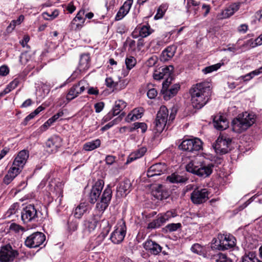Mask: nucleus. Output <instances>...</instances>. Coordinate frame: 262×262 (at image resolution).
<instances>
[{
  "label": "nucleus",
  "instance_id": "obj_26",
  "mask_svg": "<svg viewBox=\"0 0 262 262\" xmlns=\"http://www.w3.org/2000/svg\"><path fill=\"white\" fill-rule=\"evenodd\" d=\"M180 89L179 84H174L170 88L166 89H162L161 93L163 95V98L165 100H168L171 98L174 97L178 92Z\"/></svg>",
  "mask_w": 262,
  "mask_h": 262
},
{
  "label": "nucleus",
  "instance_id": "obj_29",
  "mask_svg": "<svg viewBox=\"0 0 262 262\" xmlns=\"http://www.w3.org/2000/svg\"><path fill=\"white\" fill-rule=\"evenodd\" d=\"M144 110L142 107H138L134 109L131 113H129L125 118L126 121L129 122L137 120L142 116Z\"/></svg>",
  "mask_w": 262,
  "mask_h": 262
},
{
  "label": "nucleus",
  "instance_id": "obj_23",
  "mask_svg": "<svg viewBox=\"0 0 262 262\" xmlns=\"http://www.w3.org/2000/svg\"><path fill=\"white\" fill-rule=\"evenodd\" d=\"M144 248L154 255H157L162 251V248L156 242L151 239H147L143 244Z\"/></svg>",
  "mask_w": 262,
  "mask_h": 262
},
{
  "label": "nucleus",
  "instance_id": "obj_3",
  "mask_svg": "<svg viewBox=\"0 0 262 262\" xmlns=\"http://www.w3.org/2000/svg\"><path fill=\"white\" fill-rule=\"evenodd\" d=\"M168 117V110L165 106H161L158 112L156 118L154 122V129L157 133H161L166 127L168 126L172 123L175 118V114L171 113Z\"/></svg>",
  "mask_w": 262,
  "mask_h": 262
},
{
  "label": "nucleus",
  "instance_id": "obj_21",
  "mask_svg": "<svg viewBox=\"0 0 262 262\" xmlns=\"http://www.w3.org/2000/svg\"><path fill=\"white\" fill-rule=\"evenodd\" d=\"M241 5V3L239 2L231 4L222 12L219 16L220 18L226 19L230 17L239 10Z\"/></svg>",
  "mask_w": 262,
  "mask_h": 262
},
{
  "label": "nucleus",
  "instance_id": "obj_49",
  "mask_svg": "<svg viewBox=\"0 0 262 262\" xmlns=\"http://www.w3.org/2000/svg\"><path fill=\"white\" fill-rule=\"evenodd\" d=\"M9 229L16 233H24L26 231V229L16 223H12L9 227Z\"/></svg>",
  "mask_w": 262,
  "mask_h": 262
},
{
  "label": "nucleus",
  "instance_id": "obj_6",
  "mask_svg": "<svg viewBox=\"0 0 262 262\" xmlns=\"http://www.w3.org/2000/svg\"><path fill=\"white\" fill-rule=\"evenodd\" d=\"M254 116L247 112L239 114L231 123L232 130L236 133H241L247 129L255 122Z\"/></svg>",
  "mask_w": 262,
  "mask_h": 262
},
{
  "label": "nucleus",
  "instance_id": "obj_51",
  "mask_svg": "<svg viewBox=\"0 0 262 262\" xmlns=\"http://www.w3.org/2000/svg\"><path fill=\"white\" fill-rule=\"evenodd\" d=\"M163 224L162 221L161 220L160 218L158 217L148 224L147 228L150 229H156L159 228Z\"/></svg>",
  "mask_w": 262,
  "mask_h": 262
},
{
  "label": "nucleus",
  "instance_id": "obj_42",
  "mask_svg": "<svg viewBox=\"0 0 262 262\" xmlns=\"http://www.w3.org/2000/svg\"><path fill=\"white\" fill-rule=\"evenodd\" d=\"M191 250L194 253L198 254L200 255H203L204 256H205L206 254L205 248L197 243L194 244L192 246Z\"/></svg>",
  "mask_w": 262,
  "mask_h": 262
},
{
  "label": "nucleus",
  "instance_id": "obj_9",
  "mask_svg": "<svg viewBox=\"0 0 262 262\" xmlns=\"http://www.w3.org/2000/svg\"><path fill=\"white\" fill-rule=\"evenodd\" d=\"M126 233L125 223L123 220H120L117 223L115 229L111 233L110 238L114 244H119L123 241Z\"/></svg>",
  "mask_w": 262,
  "mask_h": 262
},
{
  "label": "nucleus",
  "instance_id": "obj_25",
  "mask_svg": "<svg viewBox=\"0 0 262 262\" xmlns=\"http://www.w3.org/2000/svg\"><path fill=\"white\" fill-rule=\"evenodd\" d=\"M133 0L126 1L123 5L120 8L115 16L117 21L121 20L129 12L133 4Z\"/></svg>",
  "mask_w": 262,
  "mask_h": 262
},
{
  "label": "nucleus",
  "instance_id": "obj_59",
  "mask_svg": "<svg viewBox=\"0 0 262 262\" xmlns=\"http://www.w3.org/2000/svg\"><path fill=\"white\" fill-rule=\"evenodd\" d=\"M157 91L154 89H149L147 92V96L149 99H154L157 96Z\"/></svg>",
  "mask_w": 262,
  "mask_h": 262
},
{
  "label": "nucleus",
  "instance_id": "obj_50",
  "mask_svg": "<svg viewBox=\"0 0 262 262\" xmlns=\"http://www.w3.org/2000/svg\"><path fill=\"white\" fill-rule=\"evenodd\" d=\"M134 127L129 129L130 132L140 128L143 133H145L147 130V125L144 122H135L133 124Z\"/></svg>",
  "mask_w": 262,
  "mask_h": 262
},
{
  "label": "nucleus",
  "instance_id": "obj_46",
  "mask_svg": "<svg viewBox=\"0 0 262 262\" xmlns=\"http://www.w3.org/2000/svg\"><path fill=\"white\" fill-rule=\"evenodd\" d=\"M19 207L18 203H14L10 206L9 209L6 212L5 215L6 217H10L13 214H15L18 211Z\"/></svg>",
  "mask_w": 262,
  "mask_h": 262
},
{
  "label": "nucleus",
  "instance_id": "obj_53",
  "mask_svg": "<svg viewBox=\"0 0 262 262\" xmlns=\"http://www.w3.org/2000/svg\"><path fill=\"white\" fill-rule=\"evenodd\" d=\"M21 170L22 169H20V168L12 164V166L8 170V173H9L13 178H15L20 173Z\"/></svg>",
  "mask_w": 262,
  "mask_h": 262
},
{
  "label": "nucleus",
  "instance_id": "obj_57",
  "mask_svg": "<svg viewBox=\"0 0 262 262\" xmlns=\"http://www.w3.org/2000/svg\"><path fill=\"white\" fill-rule=\"evenodd\" d=\"M78 223L77 221H72L68 224V229L70 231H75L77 229Z\"/></svg>",
  "mask_w": 262,
  "mask_h": 262
},
{
  "label": "nucleus",
  "instance_id": "obj_35",
  "mask_svg": "<svg viewBox=\"0 0 262 262\" xmlns=\"http://www.w3.org/2000/svg\"><path fill=\"white\" fill-rule=\"evenodd\" d=\"M165 45V41L163 39L157 38L152 40L149 43V46L153 49L154 52H158L161 47Z\"/></svg>",
  "mask_w": 262,
  "mask_h": 262
},
{
  "label": "nucleus",
  "instance_id": "obj_22",
  "mask_svg": "<svg viewBox=\"0 0 262 262\" xmlns=\"http://www.w3.org/2000/svg\"><path fill=\"white\" fill-rule=\"evenodd\" d=\"M29 156L28 151L26 150H21L14 159L13 164L23 169L29 158Z\"/></svg>",
  "mask_w": 262,
  "mask_h": 262
},
{
  "label": "nucleus",
  "instance_id": "obj_60",
  "mask_svg": "<svg viewBox=\"0 0 262 262\" xmlns=\"http://www.w3.org/2000/svg\"><path fill=\"white\" fill-rule=\"evenodd\" d=\"M165 80L163 82L162 89L168 88L172 80L171 75L169 77H165Z\"/></svg>",
  "mask_w": 262,
  "mask_h": 262
},
{
  "label": "nucleus",
  "instance_id": "obj_14",
  "mask_svg": "<svg viewBox=\"0 0 262 262\" xmlns=\"http://www.w3.org/2000/svg\"><path fill=\"white\" fill-rule=\"evenodd\" d=\"M210 192L206 188H196L191 193V200L194 204H201L209 199Z\"/></svg>",
  "mask_w": 262,
  "mask_h": 262
},
{
  "label": "nucleus",
  "instance_id": "obj_36",
  "mask_svg": "<svg viewBox=\"0 0 262 262\" xmlns=\"http://www.w3.org/2000/svg\"><path fill=\"white\" fill-rule=\"evenodd\" d=\"M188 179L186 177L173 173L167 177V180L172 183H184Z\"/></svg>",
  "mask_w": 262,
  "mask_h": 262
},
{
  "label": "nucleus",
  "instance_id": "obj_15",
  "mask_svg": "<svg viewBox=\"0 0 262 262\" xmlns=\"http://www.w3.org/2000/svg\"><path fill=\"white\" fill-rule=\"evenodd\" d=\"M18 255V252L11 245H6L0 250V262H12Z\"/></svg>",
  "mask_w": 262,
  "mask_h": 262
},
{
  "label": "nucleus",
  "instance_id": "obj_24",
  "mask_svg": "<svg viewBox=\"0 0 262 262\" xmlns=\"http://www.w3.org/2000/svg\"><path fill=\"white\" fill-rule=\"evenodd\" d=\"M132 184L129 179H125L119 183L117 192L121 196H125L131 190Z\"/></svg>",
  "mask_w": 262,
  "mask_h": 262
},
{
  "label": "nucleus",
  "instance_id": "obj_62",
  "mask_svg": "<svg viewBox=\"0 0 262 262\" xmlns=\"http://www.w3.org/2000/svg\"><path fill=\"white\" fill-rule=\"evenodd\" d=\"M118 119V118H116V119H114V120L110 122L109 123L106 124L105 125L103 126L101 128V130L102 132H104V131H105V130L108 129L109 128L112 127L113 126H114L115 124H117V120Z\"/></svg>",
  "mask_w": 262,
  "mask_h": 262
},
{
  "label": "nucleus",
  "instance_id": "obj_28",
  "mask_svg": "<svg viewBox=\"0 0 262 262\" xmlns=\"http://www.w3.org/2000/svg\"><path fill=\"white\" fill-rule=\"evenodd\" d=\"M214 126L219 130H224L228 127V121L222 115H216L213 120Z\"/></svg>",
  "mask_w": 262,
  "mask_h": 262
},
{
  "label": "nucleus",
  "instance_id": "obj_1",
  "mask_svg": "<svg viewBox=\"0 0 262 262\" xmlns=\"http://www.w3.org/2000/svg\"><path fill=\"white\" fill-rule=\"evenodd\" d=\"M191 103L193 107L196 109L203 107L209 101L211 95V88L210 82L204 81L193 85L190 89Z\"/></svg>",
  "mask_w": 262,
  "mask_h": 262
},
{
  "label": "nucleus",
  "instance_id": "obj_56",
  "mask_svg": "<svg viewBox=\"0 0 262 262\" xmlns=\"http://www.w3.org/2000/svg\"><path fill=\"white\" fill-rule=\"evenodd\" d=\"M173 70V67L172 66H166L162 68L161 69L164 77H167L172 75V72Z\"/></svg>",
  "mask_w": 262,
  "mask_h": 262
},
{
  "label": "nucleus",
  "instance_id": "obj_52",
  "mask_svg": "<svg viewBox=\"0 0 262 262\" xmlns=\"http://www.w3.org/2000/svg\"><path fill=\"white\" fill-rule=\"evenodd\" d=\"M136 59L133 56L126 57L125 59V64L128 70H130L135 67L136 64Z\"/></svg>",
  "mask_w": 262,
  "mask_h": 262
},
{
  "label": "nucleus",
  "instance_id": "obj_17",
  "mask_svg": "<svg viewBox=\"0 0 262 262\" xmlns=\"http://www.w3.org/2000/svg\"><path fill=\"white\" fill-rule=\"evenodd\" d=\"M104 184V181L102 180H98L93 186L89 194V200L91 203L94 204L99 198Z\"/></svg>",
  "mask_w": 262,
  "mask_h": 262
},
{
  "label": "nucleus",
  "instance_id": "obj_12",
  "mask_svg": "<svg viewBox=\"0 0 262 262\" xmlns=\"http://www.w3.org/2000/svg\"><path fill=\"white\" fill-rule=\"evenodd\" d=\"M46 241V235L42 232H35L28 236L25 241V245L30 248H35L42 245Z\"/></svg>",
  "mask_w": 262,
  "mask_h": 262
},
{
  "label": "nucleus",
  "instance_id": "obj_32",
  "mask_svg": "<svg viewBox=\"0 0 262 262\" xmlns=\"http://www.w3.org/2000/svg\"><path fill=\"white\" fill-rule=\"evenodd\" d=\"M242 262H262L255 252H248L245 253L242 257Z\"/></svg>",
  "mask_w": 262,
  "mask_h": 262
},
{
  "label": "nucleus",
  "instance_id": "obj_11",
  "mask_svg": "<svg viewBox=\"0 0 262 262\" xmlns=\"http://www.w3.org/2000/svg\"><path fill=\"white\" fill-rule=\"evenodd\" d=\"M231 139L226 135H220L216 141L214 148L217 154H225L230 150Z\"/></svg>",
  "mask_w": 262,
  "mask_h": 262
},
{
  "label": "nucleus",
  "instance_id": "obj_10",
  "mask_svg": "<svg viewBox=\"0 0 262 262\" xmlns=\"http://www.w3.org/2000/svg\"><path fill=\"white\" fill-rule=\"evenodd\" d=\"M179 148L188 152H194L200 150L203 148V142L197 138L184 140L179 145Z\"/></svg>",
  "mask_w": 262,
  "mask_h": 262
},
{
  "label": "nucleus",
  "instance_id": "obj_64",
  "mask_svg": "<svg viewBox=\"0 0 262 262\" xmlns=\"http://www.w3.org/2000/svg\"><path fill=\"white\" fill-rule=\"evenodd\" d=\"M104 106V103L103 102H99L96 103L94 105L95 112L97 113H100L102 111Z\"/></svg>",
  "mask_w": 262,
  "mask_h": 262
},
{
  "label": "nucleus",
  "instance_id": "obj_47",
  "mask_svg": "<svg viewBox=\"0 0 262 262\" xmlns=\"http://www.w3.org/2000/svg\"><path fill=\"white\" fill-rule=\"evenodd\" d=\"M223 64V62H220L210 66L207 67L202 70V72L205 74L210 73L213 71H217Z\"/></svg>",
  "mask_w": 262,
  "mask_h": 262
},
{
  "label": "nucleus",
  "instance_id": "obj_33",
  "mask_svg": "<svg viewBox=\"0 0 262 262\" xmlns=\"http://www.w3.org/2000/svg\"><path fill=\"white\" fill-rule=\"evenodd\" d=\"M101 145V141L97 139L90 142L85 143L83 146V149L85 151H92L99 147Z\"/></svg>",
  "mask_w": 262,
  "mask_h": 262
},
{
  "label": "nucleus",
  "instance_id": "obj_38",
  "mask_svg": "<svg viewBox=\"0 0 262 262\" xmlns=\"http://www.w3.org/2000/svg\"><path fill=\"white\" fill-rule=\"evenodd\" d=\"M24 20V16L20 15L16 20L11 21L10 25L7 28V31L8 33L11 32L17 25H19Z\"/></svg>",
  "mask_w": 262,
  "mask_h": 262
},
{
  "label": "nucleus",
  "instance_id": "obj_41",
  "mask_svg": "<svg viewBox=\"0 0 262 262\" xmlns=\"http://www.w3.org/2000/svg\"><path fill=\"white\" fill-rule=\"evenodd\" d=\"M260 73H262V67L257 70L252 71L251 72L245 75L242 76L241 77L245 81H249L251 80L254 76L258 75Z\"/></svg>",
  "mask_w": 262,
  "mask_h": 262
},
{
  "label": "nucleus",
  "instance_id": "obj_40",
  "mask_svg": "<svg viewBox=\"0 0 262 262\" xmlns=\"http://www.w3.org/2000/svg\"><path fill=\"white\" fill-rule=\"evenodd\" d=\"M210 259L212 262H228L229 261L226 254L220 252L211 255Z\"/></svg>",
  "mask_w": 262,
  "mask_h": 262
},
{
  "label": "nucleus",
  "instance_id": "obj_55",
  "mask_svg": "<svg viewBox=\"0 0 262 262\" xmlns=\"http://www.w3.org/2000/svg\"><path fill=\"white\" fill-rule=\"evenodd\" d=\"M150 34V27L146 26H142L139 30V35L142 37H146Z\"/></svg>",
  "mask_w": 262,
  "mask_h": 262
},
{
  "label": "nucleus",
  "instance_id": "obj_19",
  "mask_svg": "<svg viewBox=\"0 0 262 262\" xmlns=\"http://www.w3.org/2000/svg\"><path fill=\"white\" fill-rule=\"evenodd\" d=\"M167 169V166L164 163H158L151 165L147 171V176L152 178L160 176L164 173Z\"/></svg>",
  "mask_w": 262,
  "mask_h": 262
},
{
  "label": "nucleus",
  "instance_id": "obj_20",
  "mask_svg": "<svg viewBox=\"0 0 262 262\" xmlns=\"http://www.w3.org/2000/svg\"><path fill=\"white\" fill-rule=\"evenodd\" d=\"M62 139L58 136H53L46 142V147L51 152H55L62 145Z\"/></svg>",
  "mask_w": 262,
  "mask_h": 262
},
{
  "label": "nucleus",
  "instance_id": "obj_18",
  "mask_svg": "<svg viewBox=\"0 0 262 262\" xmlns=\"http://www.w3.org/2000/svg\"><path fill=\"white\" fill-rule=\"evenodd\" d=\"M84 10H80L78 11L76 16L73 18L69 25L70 29L71 30H79L84 25L85 18L84 17Z\"/></svg>",
  "mask_w": 262,
  "mask_h": 262
},
{
  "label": "nucleus",
  "instance_id": "obj_39",
  "mask_svg": "<svg viewBox=\"0 0 262 262\" xmlns=\"http://www.w3.org/2000/svg\"><path fill=\"white\" fill-rule=\"evenodd\" d=\"M146 151L147 149L145 147H142L137 149V150L135 151L130 156L129 158L130 159V161L135 160L137 159L142 157V156H144Z\"/></svg>",
  "mask_w": 262,
  "mask_h": 262
},
{
  "label": "nucleus",
  "instance_id": "obj_37",
  "mask_svg": "<svg viewBox=\"0 0 262 262\" xmlns=\"http://www.w3.org/2000/svg\"><path fill=\"white\" fill-rule=\"evenodd\" d=\"M175 51L173 47L169 46L162 52V58L164 61H167L174 55Z\"/></svg>",
  "mask_w": 262,
  "mask_h": 262
},
{
  "label": "nucleus",
  "instance_id": "obj_58",
  "mask_svg": "<svg viewBox=\"0 0 262 262\" xmlns=\"http://www.w3.org/2000/svg\"><path fill=\"white\" fill-rule=\"evenodd\" d=\"M249 41H252V43L251 46L252 47H255L258 46H260L262 45V34H260L257 38H256L254 41L252 40H249Z\"/></svg>",
  "mask_w": 262,
  "mask_h": 262
},
{
  "label": "nucleus",
  "instance_id": "obj_8",
  "mask_svg": "<svg viewBox=\"0 0 262 262\" xmlns=\"http://www.w3.org/2000/svg\"><path fill=\"white\" fill-rule=\"evenodd\" d=\"M236 239L231 234L218 235L217 239H215L214 244L216 248L219 250H225L233 248L235 245Z\"/></svg>",
  "mask_w": 262,
  "mask_h": 262
},
{
  "label": "nucleus",
  "instance_id": "obj_7",
  "mask_svg": "<svg viewBox=\"0 0 262 262\" xmlns=\"http://www.w3.org/2000/svg\"><path fill=\"white\" fill-rule=\"evenodd\" d=\"M41 213L34 205L29 204L23 208L21 212V220L25 224L36 223L39 220Z\"/></svg>",
  "mask_w": 262,
  "mask_h": 262
},
{
  "label": "nucleus",
  "instance_id": "obj_34",
  "mask_svg": "<svg viewBox=\"0 0 262 262\" xmlns=\"http://www.w3.org/2000/svg\"><path fill=\"white\" fill-rule=\"evenodd\" d=\"M79 66L81 70H85L89 68L90 56L88 54H83L81 55Z\"/></svg>",
  "mask_w": 262,
  "mask_h": 262
},
{
  "label": "nucleus",
  "instance_id": "obj_2",
  "mask_svg": "<svg viewBox=\"0 0 262 262\" xmlns=\"http://www.w3.org/2000/svg\"><path fill=\"white\" fill-rule=\"evenodd\" d=\"M214 164L204 158L190 162L186 166L187 171L205 178L210 176L213 172Z\"/></svg>",
  "mask_w": 262,
  "mask_h": 262
},
{
  "label": "nucleus",
  "instance_id": "obj_30",
  "mask_svg": "<svg viewBox=\"0 0 262 262\" xmlns=\"http://www.w3.org/2000/svg\"><path fill=\"white\" fill-rule=\"evenodd\" d=\"M152 194L155 198L160 200L166 199L168 196L167 192L164 190L162 185H159L154 189L152 191Z\"/></svg>",
  "mask_w": 262,
  "mask_h": 262
},
{
  "label": "nucleus",
  "instance_id": "obj_54",
  "mask_svg": "<svg viewBox=\"0 0 262 262\" xmlns=\"http://www.w3.org/2000/svg\"><path fill=\"white\" fill-rule=\"evenodd\" d=\"M102 223L103 224L104 227L100 235L102 237L104 238L109 233L111 228V226L107 221L103 222Z\"/></svg>",
  "mask_w": 262,
  "mask_h": 262
},
{
  "label": "nucleus",
  "instance_id": "obj_27",
  "mask_svg": "<svg viewBox=\"0 0 262 262\" xmlns=\"http://www.w3.org/2000/svg\"><path fill=\"white\" fill-rule=\"evenodd\" d=\"M127 103L122 100H118L115 101V105L112 110L113 116H117L120 113L119 116L120 120L125 115V112H122L123 110L126 107Z\"/></svg>",
  "mask_w": 262,
  "mask_h": 262
},
{
  "label": "nucleus",
  "instance_id": "obj_61",
  "mask_svg": "<svg viewBox=\"0 0 262 262\" xmlns=\"http://www.w3.org/2000/svg\"><path fill=\"white\" fill-rule=\"evenodd\" d=\"M158 61V58L156 56H152L147 61L146 64L148 67L155 66Z\"/></svg>",
  "mask_w": 262,
  "mask_h": 262
},
{
  "label": "nucleus",
  "instance_id": "obj_48",
  "mask_svg": "<svg viewBox=\"0 0 262 262\" xmlns=\"http://www.w3.org/2000/svg\"><path fill=\"white\" fill-rule=\"evenodd\" d=\"M98 223V220L96 219H92L91 221H87L85 222V226L89 232H91L95 230Z\"/></svg>",
  "mask_w": 262,
  "mask_h": 262
},
{
  "label": "nucleus",
  "instance_id": "obj_4",
  "mask_svg": "<svg viewBox=\"0 0 262 262\" xmlns=\"http://www.w3.org/2000/svg\"><path fill=\"white\" fill-rule=\"evenodd\" d=\"M168 117V110L165 106H161L158 112L156 118L154 122V129L157 133H161L166 127L168 126L172 123L175 118V114L171 113Z\"/></svg>",
  "mask_w": 262,
  "mask_h": 262
},
{
  "label": "nucleus",
  "instance_id": "obj_44",
  "mask_svg": "<svg viewBox=\"0 0 262 262\" xmlns=\"http://www.w3.org/2000/svg\"><path fill=\"white\" fill-rule=\"evenodd\" d=\"M182 228V225L181 223H171L167 224L164 229L166 232H172L176 231Z\"/></svg>",
  "mask_w": 262,
  "mask_h": 262
},
{
  "label": "nucleus",
  "instance_id": "obj_5",
  "mask_svg": "<svg viewBox=\"0 0 262 262\" xmlns=\"http://www.w3.org/2000/svg\"><path fill=\"white\" fill-rule=\"evenodd\" d=\"M168 117V110L165 106H161L158 112L156 118L154 122V129L157 133H161L166 127L168 126L172 123L175 118V114L171 113Z\"/></svg>",
  "mask_w": 262,
  "mask_h": 262
},
{
  "label": "nucleus",
  "instance_id": "obj_63",
  "mask_svg": "<svg viewBox=\"0 0 262 262\" xmlns=\"http://www.w3.org/2000/svg\"><path fill=\"white\" fill-rule=\"evenodd\" d=\"M105 84L110 88H114L117 85L111 77H108L105 79Z\"/></svg>",
  "mask_w": 262,
  "mask_h": 262
},
{
  "label": "nucleus",
  "instance_id": "obj_43",
  "mask_svg": "<svg viewBox=\"0 0 262 262\" xmlns=\"http://www.w3.org/2000/svg\"><path fill=\"white\" fill-rule=\"evenodd\" d=\"M177 216V213L175 211L170 210L167 211L164 214H161L159 217L162 221V223L164 224L166 221H168L171 217H173Z\"/></svg>",
  "mask_w": 262,
  "mask_h": 262
},
{
  "label": "nucleus",
  "instance_id": "obj_31",
  "mask_svg": "<svg viewBox=\"0 0 262 262\" xmlns=\"http://www.w3.org/2000/svg\"><path fill=\"white\" fill-rule=\"evenodd\" d=\"M89 207V205L87 203L82 202L77 206L74 211V215L77 219H80L82 216L85 213Z\"/></svg>",
  "mask_w": 262,
  "mask_h": 262
},
{
  "label": "nucleus",
  "instance_id": "obj_13",
  "mask_svg": "<svg viewBox=\"0 0 262 262\" xmlns=\"http://www.w3.org/2000/svg\"><path fill=\"white\" fill-rule=\"evenodd\" d=\"M112 197V190L110 186L107 185L104 189L99 201L96 206L98 211L102 213L108 206Z\"/></svg>",
  "mask_w": 262,
  "mask_h": 262
},
{
  "label": "nucleus",
  "instance_id": "obj_45",
  "mask_svg": "<svg viewBox=\"0 0 262 262\" xmlns=\"http://www.w3.org/2000/svg\"><path fill=\"white\" fill-rule=\"evenodd\" d=\"M167 8L168 6L167 4H162L160 5L157 10V13L155 15L154 18L155 19L162 18L163 17Z\"/></svg>",
  "mask_w": 262,
  "mask_h": 262
},
{
  "label": "nucleus",
  "instance_id": "obj_16",
  "mask_svg": "<svg viewBox=\"0 0 262 262\" xmlns=\"http://www.w3.org/2000/svg\"><path fill=\"white\" fill-rule=\"evenodd\" d=\"M87 85L88 83L84 80H82L78 83L73 85V86L70 89L67 95V99L68 101H71L76 98L85 90V86Z\"/></svg>",
  "mask_w": 262,
  "mask_h": 262
}]
</instances>
